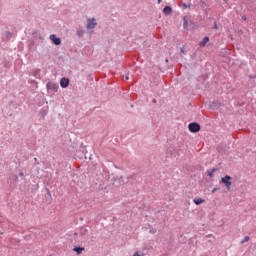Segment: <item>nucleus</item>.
I'll return each mask as SVG.
<instances>
[{"label": "nucleus", "instance_id": "nucleus-5", "mask_svg": "<svg viewBox=\"0 0 256 256\" xmlns=\"http://www.w3.org/2000/svg\"><path fill=\"white\" fill-rule=\"evenodd\" d=\"M50 41H52V43L54 45H60L61 44V38L57 37V35H55V34L50 35Z\"/></svg>", "mask_w": 256, "mask_h": 256}, {"label": "nucleus", "instance_id": "nucleus-1", "mask_svg": "<svg viewBox=\"0 0 256 256\" xmlns=\"http://www.w3.org/2000/svg\"><path fill=\"white\" fill-rule=\"evenodd\" d=\"M48 93H57L59 91V84L55 82H48L46 85Z\"/></svg>", "mask_w": 256, "mask_h": 256}, {"label": "nucleus", "instance_id": "nucleus-16", "mask_svg": "<svg viewBox=\"0 0 256 256\" xmlns=\"http://www.w3.org/2000/svg\"><path fill=\"white\" fill-rule=\"evenodd\" d=\"M183 8H184V9H187V4H183Z\"/></svg>", "mask_w": 256, "mask_h": 256}, {"label": "nucleus", "instance_id": "nucleus-7", "mask_svg": "<svg viewBox=\"0 0 256 256\" xmlns=\"http://www.w3.org/2000/svg\"><path fill=\"white\" fill-rule=\"evenodd\" d=\"M163 13L164 15H171V13H173V9L171 8V6H166L163 9Z\"/></svg>", "mask_w": 256, "mask_h": 256}, {"label": "nucleus", "instance_id": "nucleus-21", "mask_svg": "<svg viewBox=\"0 0 256 256\" xmlns=\"http://www.w3.org/2000/svg\"><path fill=\"white\" fill-rule=\"evenodd\" d=\"M128 79H129V76H126V80L128 81Z\"/></svg>", "mask_w": 256, "mask_h": 256}, {"label": "nucleus", "instance_id": "nucleus-18", "mask_svg": "<svg viewBox=\"0 0 256 256\" xmlns=\"http://www.w3.org/2000/svg\"><path fill=\"white\" fill-rule=\"evenodd\" d=\"M157 231H155V230H150V233H156Z\"/></svg>", "mask_w": 256, "mask_h": 256}, {"label": "nucleus", "instance_id": "nucleus-15", "mask_svg": "<svg viewBox=\"0 0 256 256\" xmlns=\"http://www.w3.org/2000/svg\"><path fill=\"white\" fill-rule=\"evenodd\" d=\"M184 27H187V20L184 18Z\"/></svg>", "mask_w": 256, "mask_h": 256}, {"label": "nucleus", "instance_id": "nucleus-2", "mask_svg": "<svg viewBox=\"0 0 256 256\" xmlns=\"http://www.w3.org/2000/svg\"><path fill=\"white\" fill-rule=\"evenodd\" d=\"M97 27V20L95 18H88L86 20V29L91 31Z\"/></svg>", "mask_w": 256, "mask_h": 256}, {"label": "nucleus", "instance_id": "nucleus-14", "mask_svg": "<svg viewBox=\"0 0 256 256\" xmlns=\"http://www.w3.org/2000/svg\"><path fill=\"white\" fill-rule=\"evenodd\" d=\"M249 236H245L244 238H243V240L241 241V244L243 245L244 243H247V242H249Z\"/></svg>", "mask_w": 256, "mask_h": 256}, {"label": "nucleus", "instance_id": "nucleus-4", "mask_svg": "<svg viewBox=\"0 0 256 256\" xmlns=\"http://www.w3.org/2000/svg\"><path fill=\"white\" fill-rule=\"evenodd\" d=\"M221 182L225 185L227 189H231V176L226 175L223 178H221Z\"/></svg>", "mask_w": 256, "mask_h": 256}, {"label": "nucleus", "instance_id": "nucleus-13", "mask_svg": "<svg viewBox=\"0 0 256 256\" xmlns=\"http://www.w3.org/2000/svg\"><path fill=\"white\" fill-rule=\"evenodd\" d=\"M215 171H217V169H215V168L208 170V171H207L208 176L213 177Z\"/></svg>", "mask_w": 256, "mask_h": 256}, {"label": "nucleus", "instance_id": "nucleus-8", "mask_svg": "<svg viewBox=\"0 0 256 256\" xmlns=\"http://www.w3.org/2000/svg\"><path fill=\"white\" fill-rule=\"evenodd\" d=\"M80 234H81V238L79 239V241H84L85 235H87V229L81 228L80 229Z\"/></svg>", "mask_w": 256, "mask_h": 256}, {"label": "nucleus", "instance_id": "nucleus-19", "mask_svg": "<svg viewBox=\"0 0 256 256\" xmlns=\"http://www.w3.org/2000/svg\"><path fill=\"white\" fill-rule=\"evenodd\" d=\"M163 0H158V3H161Z\"/></svg>", "mask_w": 256, "mask_h": 256}, {"label": "nucleus", "instance_id": "nucleus-6", "mask_svg": "<svg viewBox=\"0 0 256 256\" xmlns=\"http://www.w3.org/2000/svg\"><path fill=\"white\" fill-rule=\"evenodd\" d=\"M60 86L62 87V89H66V87H69V79L68 78H61Z\"/></svg>", "mask_w": 256, "mask_h": 256}, {"label": "nucleus", "instance_id": "nucleus-3", "mask_svg": "<svg viewBox=\"0 0 256 256\" xmlns=\"http://www.w3.org/2000/svg\"><path fill=\"white\" fill-rule=\"evenodd\" d=\"M188 129L191 133H199V131H201V126L198 123H190L188 125Z\"/></svg>", "mask_w": 256, "mask_h": 256}, {"label": "nucleus", "instance_id": "nucleus-9", "mask_svg": "<svg viewBox=\"0 0 256 256\" xmlns=\"http://www.w3.org/2000/svg\"><path fill=\"white\" fill-rule=\"evenodd\" d=\"M209 43V37H204L203 40L199 43L200 47H205Z\"/></svg>", "mask_w": 256, "mask_h": 256}, {"label": "nucleus", "instance_id": "nucleus-22", "mask_svg": "<svg viewBox=\"0 0 256 256\" xmlns=\"http://www.w3.org/2000/svg\"><path fill=\"white\" fill-rule=\"evenodd\" d=\"M215 191H217L216 189L213 190V193H215Z\"/></svg>", "mask_w": 256, "mask_h": 256}, {"label": "nucleus", "instance_id": "nucleus-10", "mask_svg": "<svg viewBox=\"0 0 256 256\" xmlns=\"http://www.w3.org/2000/svg\"><path fill=\"white\" fill-rule=\"evenodd\" d=\"M73 251H75L77 253V255H81V253H83V251H85L84 247H75L73 249Z\"/></svg>", "mask_w": 256, "mask_h": 256}, {"label": "nucleus", "instance_id": "nucleus-20", "mask_svg": "<svg viewBox=\"0 0 256 256\" xmlns=\"http://www.w3.org/2000/svg\"><path fill=\"white\" fill-rule=\"evenodd\" d=\"M214 28L217 29V24H215Z\"/></svg>", "mask_w": 256, "mask_h": 256}, {"label": "nucleus", "instance_id": "nucleus-11", "mask_svg": "<svg viewBox=\"0 0 256 256\" xmlns=\"http://www.w3.org/2000/svg\"><path fill=\"white\" fill-rule=\"evenodd\" d=\"M76 35H77L78 37H84V36H85V30H83V29H78V30L76 31Z\"/></svg>", "mask_w": 256, "mask_h": 256}, {"label": "nucleus", "instance_id": "nucleus-12", "mask_svg": "<svg viewBox=\"0 0 256 256\" xmlns=\"http://www.w3.org/2000/svg\"><path fill=\"white\" fill-rule=\"evenodd\" d=\"M193 201H194L195 205H201V203L205 202V199L195 198Z\"/></svg>", "mask_w": 256, "mask_h": 256}, {"label": "nucleus", "instance_id": "nucleus-17", "mask_svg": "<svg viewBox=\"0 0 256 256\" xmlns=\"http://www.w3.org/2000/svg\"><path fill=\"white\" fill-rule=\"evenodd\" d=\"M23 175H24L23 172H20L19 176H20V177H23Z\"/></svg>", "mask_w": 256, "mask_h": 256}]
</instances>
